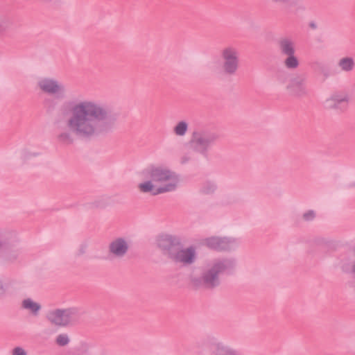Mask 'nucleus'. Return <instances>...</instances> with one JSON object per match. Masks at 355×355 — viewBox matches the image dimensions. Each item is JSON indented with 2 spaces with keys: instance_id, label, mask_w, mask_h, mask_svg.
I'll list each match as a JSON object with an SVG mask.
<instances>
[{
  "instance_id": "nucleus-1",
  "label": "nucleus",
  "mask_w": 355,
  "mask_h": 355,
  "mask_svg": "<svg viewBox=\"0 0 355 355\" xmlns=\"http://www.w3.org/2000/svg\"><path fill=\"white\" fill-rule=\"evenodd\" d=\"M70 108L71 115L66 120L67 129L56 136L58 142L62 145H72L75 139L90 141L111 133L116 125L118 114L112 108L94 101H82L74 103L65 101L64 108Z\"/></svg>"
},
{
  "instance_id": "nucleus-2",
  "label": "nucleus",
  "mask_w": 355,
  "mask_h": 355,
  "mask_svg": "<svg viewBox=\"0 0 355 355\" xmlns=\"http://www.w3.org/2000/svg\"><path fill=\"white\" fill-rule=\"evenodd\" d=\"M236 266V261L234 258L214 259L202 270L199 277H191V283L196 289L213 291L221 284L220 275H232Z\"/></svg>"
},
{
  "instance_id": "nucleus-3",
  "label": "nucleus",
  "mask_w": 355,
  "mask_h": 355,
  "mask_svg": "<svg viewBox=\"0 0 355 355\" xmlns=\"http://www.w3.org/2000/svg\"><path fill=\"white\" fill-rule=\"evenodd\" d=\"M144 173L146 174V175L153 182H170L164 186L156 189L155 191H153V196L174 191L177 187L178 177L175 172L171 171L167 168L152 166L146 169Z\"/></svg>"
},
{
  "instance_id": "nucleus-4",
  "label": "nucleus",
  "mask_w": 355,
  "mask_h": 355,
  "mask_svg": "<svg viewBox=\"0 0 355 355\" xmlns=\"http://www.w3.org/2000/svg\"><path fill=\"white\" fill-rule=\"evenodd\" d=\"M218 132L212 129H200L193 132L190 144L193 150L207 156L209 149L220 139Z\"/></svg>"
},
{
  "instance_id": "nucleus-5",
  "label": "nucleus",
  "mask_w": 355,
  "mask_h": 355,
  "mask_svg": "<svg viewBox=\"0 0 355 355\" xmlns=\"http://www.w3.org/2000/svg\"><path fill=\"white\" fill-rule=\"evenodd\" d=\"M222 59L221 73L225 77H233L240 67L239 50L233 46H227L220 51Z\"/></svg>"
},
{
  "instance_id": "nucleus-6",
  "label": "nucleus",
  "mask_w": 355,
  "mask_h": 355,
  "mask_svg": "<svg viewBox=\"0 0 355 355\" xmlns=\"http://www.w3.org/2000/svg\"><path fill=\"white\" fill-rule=\"evenodd\" d=\"M37 85L42 92L53 96L57 99H63L66 97L67 91L64 85L55 78H42L37 81Z\"/></svg>"
},
{
  "instance_id": "nucleus-7",
  "label": "nucleus",
  "mask_w": 355,
  "mask_h": 355,
  "mask_svg": "<svg viewBox=\"0 0 355 355\" xmlns=\"http://www.w3.org/2000/svg\"><path fill=\"white\" fill-rule=\"evenodd\" d=\"M157 245L162 254L170 260L180 248L183 247L181 239L175 235L163 234L157 239Z\"/></svg>"
},
{
  "instance_id": "nucleus-8",
  "label": "nucleus",
  "mask_w": 355,
  "mask_h": 355,
  "mask_svg": "<svg viewBox=\"0 0 355 355\" xmlns=\"http://www.w3.org/2000/svg\"><path fill=\"white\" fill-rule=\"evenodd\" d=\"M306 75L304 73L293 74L286 85L288 94L296 98H302L308 95Z\"/></svg>"
},
{
  "instance_id": "nucleus-9",
  "label": "nucleus",
  "mask_w": 355,
  "mask_h": 355,
  "mask_svg": "<svg viewBox=\"0 0 355 355\" xmlns=\"http://www.w3.org/2000/svg\"><path fill=\"white\" fill-rule=\"evenodd\" d=\"M204 243L209 248L218 252L234 250L239 244L235 239L218 236L207 238L204 240Z\"/></svg>"
},
{
  "instance_id": "nucleus-10",
  "label": "nucleus",
  "mask_w": 355,
  "mask_h": 355,
  "mask_svg": "<svg viewBox=\"0 0 355 355\" xmlns=\"http://www.w3.org/2000/svg\"><path fill=\"white\" fill-rule=\"evenodd\" d=\"M349 97L345 92H336L327 98L324 103L327 110H335L338 113L345 112L349 106Z\"/></svg>"
},
{
  "instance_id": "nucleus-11",
  "label": "nucleus",
  "mask_w": 355,
  "mask_h": 355,
  "mask_svg": "<svg viewBox=\"0 0 355 355\" xmlns=\"http://www.w3.org/2000/svg\"><path fill=\"white\" fill-rule=\"evenodd\" d=\"M196 260V252L193 246L187 248H180L171 259L174 263H182L185 266L192 265Z\"/></svg>"
},
{
  "instance_id": "nucleus-12",
  "label": "nucleus",
  "mask_w": 355,
  "mask_h": 355,
  "mask_svg": "<svg viewBox=\"0 0 355 355\" xmlns=\"http://www.w3.org/2000/svg\"><path fill=\"white\" fill-rule=\"evenodd\" d=\"M19 251L12 244L3 241L0 248V263L10 265L15 263L19 257Z\"/></svg>"
},
{
  "instance_id": "nucleus-13",
  "label": "nucleus",
  "mask_w": 355,
  "mask_h": 355,
  "mask_svg": "<svg viewBox=\"0 0 355 355\" xmlns=\"http://www.w3.org/2000/svg\"><path fill=\"white\" fill-rule=\"evenodd\" d=\"M129 245L123 238H117L110 243L108 252L114 258H123L128 252Z\"/></svg>"
},
{
  "instance_id": "nucleus-14",
  "label": "nucleus",
  "mask_w": 355,
  "mask_h": 355,
  "mask_svg": "<svg viewBox=\"0 0 355 355\" xmlns=\"http://www.w3.org/2000/svg\"><path fill=\"white\" fill-rule=\"evenodd\" d=\"M277 49L281 55L285 56L295 53V42L290 37H282L277 40Z\"/></svg>"
},
{
  "instance_id": "nucleus-15",
  "label": "nucleus",
  "mask_w": 355,
  "mask_h": 355,
  "mask_svg": "<svg viewBox=\"0 0 355 355\" xmlns=\"http://www.w3.org/2000/svg\"><path fill=\"white\" fill-rule=\"evenodd\" d=\"M46 318L52 324L58 327H67L64 309H56L50 311Z\"/></svg>"
},
{
  "instance_id": "nucleus-16",
  "label": "nucleus",
  "mask_w": 355,
  "mask_h": 355,
  "mask_svg": "<svg viewBox=\"0 0 355 355\" xmlns=\"http://www.w3.org/2000/svg\"><path fill=\"white\" fill-rule=\"evenodd\" d=\"M64 313L67 326L78 323L83 314V311L78 307L64 309Z\"/></svg>"
},
{
  "instance_id": "nucleus-17",
  "label": "nucleus",
  "mask_w": 355,
  "mask_h": 355,
  "mask_svg": "<svg viewBox=\"0 0 355 355\" xmlns=\"http://www.w3.org/2000/svg\"><path fill=\"white\" fill-rule=\"evenodd\" d=\"M21 307L28 310L34 316H37L42 309L40 304L34 302L31 298L24 299L21 302Z\"/></svg>"
},
{
  "instance_id": "nucleus-18",
  "label": "nucleus",
  "mask_w": 355,
  "mask_h": 355,
  "mask_svg": "<svg viewBox=\"0 0 355 355\" xmlns=\"http://www.w3.org/2000/svg\"><path fill=\"white\" fill-rule=\"evenodd\" d=\"M212 355H237L236 352L221 343L214 345Z\"/></svg>"
},
{
  "instance_id": "nucleus-19",
  "label": "nucleus",
  "mask_w": 355,
  "mask_h": 355,
  "mask_svg": "<svg viewBox=\"0 0 355 355\" xmlns=\"http://www.w3.org/2000/svg\"><path fill=\"white\" fill-rule=\"evenodd\" d=\"M338 65L343 71L349 72L354 69L355 62L352 58L345 57L339 60Z\"/></svg>"
},
{
  "instance_id": "nucleus-20",
  "label": "nucleus",
  "mask_w": 355,
  "mask_h": 355,
  "mask_svg": "<svg viewBox=\"0 0 355 355\" xmlns=\"http://www.w3.org/2000/svg\"><path fill=\"white\" fill-rule=\"evenodd\" d=\"M286 56V58L284 61V65L286 69H295L299 67L300 62L295 54H290Z\"/></svg>"
},
{
  "instance_id": "nucleus-21",
  "label": "nucleus",
  "mask_w": 355,
  "mask_h": 355,
  "mask_svg": "<svg viewBox=\"0 0 355 355\" xmlns=\"http://www.w3.org/2000/svg\"><path fill=\"white\" fill-rule=\"evenodd\" d=\"M216 189V184L213 181L208 180L202 184L200 192L204 195H211L215 192Z\"/></svg>"
},
{
  "instance_id": "nucleus-22",
  "label": "nucleus",
  "mask_w": 355,
  "mask_h": 355,
  "mask_svg": "<svg viewBox=\"0 0 355 355\" xmlns=\"http://www.w3.org/2000/svg\"><path fill=\"white\" fill-rule=\"evenodd\" d=\"M57 100L56 97H47L44 98L43 105L47 112L51 113L57 108L58 105Z\"/></svg>"
},
{
  "instance_id": "nucleus-23",
  "label": "nucleus",
  "mask_w": 355,
  "mask_h": 355,
  "mask_svg": "<svg viewBox=\"0 0 355 355\" xmlns=\"http://www.w3.org/2000/svg\"><path fill=\"white\" fill-rule=\"evenodd\" d=\"M188 130V123L184 121H179L173 128V132L177 136H184Z\"/></svg>"
},
{
  "instance_id": "nucleus-24",
  "label": "nucleus",
  "mask_w": 355,
  "mask_h": 355,
  "mask_svg": "<svg viewBox=\"0 0 355 355\" xmlns=\"http://www.w3.org/2000/svg\"><path fill=\"white\" fill-rule=\"evenodd\" d=\"M152 182V180H150L139 184L138 188L139 191L142 193L151 192L153 193L156 189H154V185Z\"/></svg>"
},
{
  "instance_id": "nucleus-25",
  "label": "nucleus",
  "mask_w": 355,
  "mask_h": 355,
  "mask_svg": "<svg viewBox=\"0 0 355 355\" xmlns=\"http://www.w3.org/2000/svg\"><path fill=\"white\" fill-rule=\"evenodd\" d=\"M70 340L69 336L66 334H59L55 339V343L58 345L64 347L69 344Z\"/></svg>"
},
{
  "instance_id": "nucleus-26",
  "label": "nucleus",
  "mask_w": 355,
  "mask_h": 355,
  "mask_svg": "<svg viewBox=\"0 0 355 355\" xmlns=\"http://www.w3.org/2000/svg\"><path fill=\"white\" fill-rule=\"evenodd\" d=\"M315 218V212L313 210H309L306 212H305L302 218L304 221L309 222L314 220Z\"/></svg>"
},
{
  "instance_id": "nucleus-27",
  "label": "nucleus",
  "mask_w": 355,
  "mask_h": 355,
  "mask_svg": "<svg viewBox=\"0 0 355 355\" xmlns=\"http://www.w3.org/2000/svg\"><path fill=\"white\" fill-rule=\"evenodd\" d=\"M324 244L325 241L323 239H316L313 243L314 250L310 251V253L313 254L315 251L320 250Z\"/></svg>"
},
{
  "instance_id": "nucleus-28",
  "label": "nucleus",
  "mask_w": 355,
  "mask_h": 355,
  "mask_svg": "<svg viewBox=\"0 0 355 355\" xmlns=\"http://www.w3.org/2000/svg\"><path fill=\"white\" fill-rule=\"evenodd\" d=\"M9 27V23L0 19V36L2 35Z\"/></svg>"
},
{
  "instance_id": "nucleus-29",
  "label": "nucleus",
  "mask_w": 355,
  "mask_h": 355,
  "mask_svg": "<svg viewBox=\"0 0 355 355\" xmlns=\"http://www.w3.org/2000/svg\"><path fill=\"white\" fill-rule=\"evenodd\" d=\"M12 355H27L26 352L21 347H16L12 349Z\"/></svg>"
},
{
  "instance_id": "nucleus-30",
  "label": "nucleus",
  "mask_w": 355,
  "mask_h": 355,
  "mask_svg": "<svg viewBox=\"0 0 355 355\" xmlns=\"http://www.w3.org/2000/svg\"><path fill=\"white\" fill-rule=\"evenodd\" d=\"M87 248V245L86 243H82L79 247L78 252L76 253V257H80L85 254Z\"/></svg>"
},
{
  "instance_id": "nucleus-31",
  "label": "nucleus",
  "mask_w": 355,
  "mask_h": 355,
  "mask_svg": "<svg viewBox=\"0 0 355 355\" xmlns=\"http://www.w3.org/2000/svg\"><path fill=\"white\" fill-rule=\"evenodd\" d=\"M7 291V287L4 284L3 282L0 279V298L3 297Z\"/></svg>"
},
{
  "instance_id": "nucleus-32",
  "label": "nucleus",
  "mask_w": 355,
  "mask_h": 355,
  "mask_svg": "<svg viewBox=\"0 0 355 355\" xmlns=\"http://www.w3.org/2000/svg\"><path fill=\"white\" fill-rule=\"evenodd\" d=\"M38 155V153H30L27 150H24L23 151V159L26 160V159H28L31 157L32 156H37Z\"/></svg>"
},
{
  "instance_id": "nucleus-33",
  "label": "nucleus",
  "mask_w": 355,
  "mask_h": 355,
  "mask_svg": "<svg viewBox=\"0 0 355 355\" xmlns=\"http://www.w3.org/2000/svg\"><path fill=\"white\" fill-rule=\"evenodd\" d=\"M190 160V157L187 155H184L181 157L180 163L182 164H184L187 163Z\"/></svg>"
},
{
  "instance_id": "nucleus-34",
  "label": "nucleus",
  "mask_w": 355,
  "mask_h": 355,
  "mask_svg": "<svg viewBox=\"0 0 355 355\" xmlns=\"http://www.w3.org/2000/svg\"><path fill=\"white\" fill-rule=\"evenodd\" d=\"M309 26L313 29H315L317 28L316 24L313 22L310 23Z\"/></svg>"
},
{
  "instance_id": "nucleus-35",
  "label": "nucleus",
  "mask_w": 355,
  "mask_h": 355,
  "mask_svg": "<svg viewBox=\"0 0 355 355\" xmlns=\"http://www.w3.org/2000/svg\"><path fill=\"white\" fill-rule=\"evenodd\" d=\"M352 272L355 275V262L353 263L352 266Z\"/></svg>"
},
{
  "instance_id": "nucleus-36",
  "label": "nucleus",
  "mask_w": 355,
  "mask_h": 355,
  "mask_svg": "<svg viewBox=\"0 0 355 355\" xmlns=\"http://www.w3.org/2000/svg\"><path fill=\"white\" fill-rule=\"evenodd\" d=\"M322 73L325 78H327L329 76V72L327 71H323Z\"/></svg>"
},
{
  "instance_id": "nucleus-37",
  "label": "nucleus",
  "mask_w": 355,
  "mask_h": 355,
  "mask_svg": "<svg viewBox=\"0 0 355 355\" xmlns=\"http://www.w3.org/2000/svg\"><path fill=\"white\" fill-rule=\"evenodd\" d=\"M287 2H288V0H278V3H287Z\"/></svg>"
},
{
  "instance_id": "nucleus-38",
  "label": "nucleus",
  "mask_w": 355,
  "mask_h": 355,
  "mask_svg": "<svg viewBox=\"0 0 355 355\" xmlns=\"http://www.w3.org/2000/svg\"><path fill=\"white\" fill-rule=\"evenodd\" d=\"M353 254L355 256V246L352 248Z\"/></svg>"
},
{
  "instance_id": "nucleus-39",
  "label": "nucleus",
  "mask_w": 355,
  "mask_h": 355,
  "mask_svg": "<svg viewBox=\"0 0 355 355\" xmlns=\"http://www.w3.org/2000/svg\"><path fill=\"white\" fill-rule=\"evenodd\" d=\"M273 3H278V0H271Z\"/></svg>"
}]
</instances>
